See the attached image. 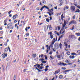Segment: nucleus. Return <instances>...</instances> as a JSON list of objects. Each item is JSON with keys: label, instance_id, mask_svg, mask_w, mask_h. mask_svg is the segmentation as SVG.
<instances>
[{"label": "nucleus", "instance_id": "a18cd8bd", "mask_svg": "<svg viewBox=\"0 0 80 80\" xmlns=\"http://www.w3.org/2000/svg\"><path fill=\"white\" fill-rule=\"evenodd\" d=\"M52 53L53 52H52V51H51L49 52V54H50V55H51V54H52Z\"/></svg>", "mask_w": 80, "mask_h": 80}, {"label": "nucleus", "instance_id": "b1692460", "mask_svg": "<svg viewBox=\"0 0 80 80\" xmlns=\"http://www.w3.org/2000/svg\"><path fill=\"white\" fill-rule=\"evenodd\" d=\"M62 47V44L61 43H60V44H59V47L60 48H61V47Z\"/></svg>", "mask_w": 80, "mask_h": 80}, {"label": "nucleus", "instance_id": "412c9836", "mask_svg": "<svg viewBox=\"0 0 80 80\" xmlns=\"http://www.w3.org/2000/svg\"><path fill=\"white\" fill-rule=\"evenodd\" d=\"M62 77H63V76L62 75H61L59 76V78H61V79L62 78Z\"/></svg>", "mask_w": 80, "mask_h": 80}, {"label": "nucleus", "instance_id": "dca6fc26", "mask_svg": "<svg viewBox=\"0 0 80 80\" xmlns=\"http://www.w3.org/2000/svg\"><path fill=\"white\" fill-rule=\"evenodd\" d=\"M71 54L72 55H77V54H76L75 53H74V52H72L71 53Z\"/></svg>", "mask_w": 80, "mask_h": 80}, {"label": "nucleus", "instance_id": "69168bd1", "mask_svg": "<svg viewBox=\"0 0 80 80\" xmlns=\"http://www.w3.org/2000/svg\"><path fill=\"white\" fill-rule=\"evenodd\" d=\"M14 23H16L17 22V20H16L14 21Z\"/></svg>", "mask_w": 80, "mask_h": 80}, {"label": "nucleus", "instance_id": "052dcab7", "mask_svg": "<svg viewBox=\"0 0 80 80\" xmlns=\"http://www.w3.org/2000/svg\"><path fill=\"white\" fill-rule=\"evenodd\" d=\"M4 23H6L7 22V19H6L4 22Z\"/></svg>", "mask_w": 80, "mask_h": 80}, {"label": "nucleus", "instance_id": "aec40b11", "mask_svg": "<svg viewBox=\"0 0 80 80\" xmlns=\"http://www.w3.org/2000/svg\"><path fill=\"white\" fill-rule=\"evenodd\" d=\"M50 38H51V39H52V38H53V36L52 35H50Z\"/></svg>", "mask_w": 80, "mask_h": 80}, {"label": "nucleus", "instance_id": "7c9ffc66", "mask_svg": "<svg viewBox=\"0 0 80 80\" xmlns=\"http://www.w3.org/2000/svg\"><path fill=\"white\" fill-rule=\"evenodd\" d=\"M76 35H77V36H80V33H76Z\"/></svg>", "mask_w": 80, "mask_h": 80}, {"label": "nucleus", "instance_id": "603ef678", "mask_svg": "<svg viewBox=\"0 0 80 80\" xmlns=\"http://www.w3.org/2000/svg\"><path fill=\"white\" fill-rule=\"evenodd\" d=\"M44 70H45V72H47V70H48V68H46Z\"/></svg>", "mask_w": 80, "mask_h": 80}, {"label": "nucleus", "instance_id": "c756f323", "mask_svg": "<svg viewBox=\"0 0 80 80\" xmlns=\"http://www.w3.org/2000/svg\"><path fill=\"white\" fill-rule=\"evenodd\" d=\"M8 50H9V52H11V50H10V47H8Z\"/></svg>", "mask_w": 80, "mask_h": 80}, {"label": "nucleus", "instance_id": "bb28decb", "mask_svg": "<svg viewBox=\"0 0 80 80\" xmlns=\"http://www.w3.org/2000/svg\"><path fill=\"white\" fill-rule=\"evenodd\" d=\"M2 71L3 72H5V67H3Z\"/></svg>", "mask_w": 80, "mask_h": 80}, {"label": "nucleus", "instance_id": "bf43d9fd", "mask_svg": "<svg viewBox=\"0 0 80 80\" xmlns=\"http://www.w3.org/2000/svg\"><path fill=\"white\" fill-rule=\"evenodd\" d=\"M65 25H66L63 24L62 25V28H64V27H65Z\"/></svg>", "mask_w": 80, "mask_h": 80}, {"label": "nucleus", "instance_id": "e2e57ef3", "mask_svg": "<svg viewBox=\"0 0 80 80\" xmlns=\"http://www.w3.org/2000/svg\"><path fill=\"white\" fill-rule=\"evenodd\" d=\"M59 63V65H62V62H60Z\"/></svg>", "mask_w": 80, "mask_h": 80}, {"label": "nucleus", "instance_id": "864d4df0", "mask_svg": "<svg viewBox=\"0 0 80 80\" xmlns=\"http://www.w3.org/2000/svg\"><path fill=\"white\" fill-rule=\"evenodd\" d=\"M36 10H40V8L39 7H38L37 8H36Z\"/></svg>", "mask_w": 80, "mask_h": 80}, {"label": "nucleus", "instance_id": "f257e3e1", "mask_svg": "<svg viewBox=\"0 0 80 80\" xmlns=\"http://www.w3.org/2000/svg\"><path fill=\"white\" fill-rule=\"evenodd\" d=\"M54 43H55V42H52V43H51V44L50 45V46L48 47V49L49 50H50V48H52L53 47V45L54 44Z\"/></svg>", "mask_w": 80, "mask_h": 80}, {"label": "nucleus", "instance_id": "ea45409f", "mask_svg": "<svg viewBox=\"0 0 80 80\" xmlns=\"http://www.w3.org/2000/svg\"><path fill=\"white\" fill-rule=\"evenodd\" d=\"M64 24L66 25L67 24V22H66L65 20H64Z\"/></svg>", "mask_w": 80, "mask_h": 80}, {"label": "nucleus", "instance_id": "79ce46f5", "mask_svg": "<svg viewBox=\"0 0 80 80\" xmlns=\"http://www.w3.org/2000/svg\"><path fill=\"white\" fill-rule=\"evenodd\" d=\"M48 11H49V12H50V13H52V11H51V9H48Z\"/></svg>", "mask_w": 80, "mask_h": 80}, {"label": "nucleus", "instance_id": "ddd939ff", "mask_svg": "<svg viewBox=\"0 0 80 80\" xmlns=\"http://www.w3.org/2000/svg\"><path fill=\"white\" fill-rule=\"evenodd\" d=\"M8 51V49L7 48H6L4 50V53L7 52Z\"/></svg>", "mask_w": 80, "mask_h": 80}, {"label": "nucleus", "instance_id": "680f3d73", "mask_svg": "<svg viewBox=\"0 0 80 80\" xmlns=\"http://www.w3.org/2000/svg\"><path fill=\"white\" fill-rule=\"evenodd\" d=\"M45 59L46 60H47V55L45 56Z\"/></svg>", "mask_w": 80, "mask_h": 80}, {"label": "nucleus", "instance_id": "338daca9", "mask_svg": "<svg viewBox=\"0 0 80 80\" xmlns=\"http://www.w3.org/2000/svg\"><path fill=\"white\" fill-rule=\"evenodd\" d=\"M75 36H74V35H72L71 36V38H73V37H74Z\"/></svg>", "mask_w": 80, "mask_h": 80}, {"label": "nucleus", "instance_id": "cd10ccee", "mask_svg": "<svg viewBox=\"0 0 80 80\" xmlns=\"http://www.w3.org/2000/svg\"><path fill=\"white\" fill-rule=\"evenodd\" d=\"M47 13H48V14H49V15H50V17H51V16H52V14L49 12H47Z\"/></svg>", "mask_w": 80, "mask_h": 80}, {"label": "nucleus", "instance_id": "393cba45", "mask_svg": "<svg viewBox=\"0 0 80 80\" xmlns=\"http://www.w3.org/2000/svg\"><path fill=\"white\" fill-rule=\"evenodd\" d=\"M63 14H62V15L61 16V19L62 20H63Z\"/></svg>", "mask_w": 80, "mask_h": 80}, {"label": "nucleus", "instance_id": "423d86ee", "mask_svg": "<svg viewBox=\"0 0 80 80\" xmlns=\"http://www.w3.org/2000/svg\"><path fill=\"white\" fill-rule=\"evenodd\" d=\"M17 14H16L14 15H13V17H12V18L13 20H15L16 19V17H18V16L17 15Z\"/></svg>", "mask_w": 80, "mask_h": 80}, {"label": "nucleus", "instance_id": "58836bf2", "mask_svg": "<svg viewBox=\"0 0 80 80\" xmlns=\"http://www.w3.org/2000/svg\"><path fill=\"white\" fill-rule=\"evenodd\" d=\"M40 64L38 65L37 67L38 68H39L40 67Z\"/></svg>", "mask_w": 80, "mask_h": 80}, {"label": "nucleus", "instance_id": "09e8293b", "mask_svg": "<svg viewBox=\"0 0 80 80\" xmlns=\"http://www.w3.org/2000/svg\"><path fill=\"white\" fill-rule=\"evenodd\" d=\"M11 12H12V10H11V11H10L9 12H8V13L9 15H10V13H11Z\"/></svg>", "mask_w": 80, "mask_h": 80}, {"label": "nucleus", "instance_id": "473e14b6", "mask_svg": "<svg viewBox=\"0 0 80 80\" xmlns=\"http://www.w3.org/2000/svg\"><path fill=\"white\" fill-rule=\"evenodd\" d=\"M69 71H70V70H65V71L64 72H69Z\"/></svg>", "mask_w": 80, "mask_h": 80}, {"label": "nucleus", "instance_id": "a19ab883", "mask_svg": "<svg viewBox=\"0 0 80 80\" xmlns=\"http://www.w3.org/2000/svg\"><path fill=\"white\" fill-rule=\"evenodd\" d=\"M74 28H75V27L74 26H73L72 27V28L71 29V30H73Z\"/></svg>", "mask_w": 80, "mask_h": 80}, {"label": "nucleus", "instance_id": "20e7f679", "mask_svg": "<svg viewBox=\"0 0 80 80\" xmlns=\"http://www.w3.org/2000/svg\"><path fill=\"white\" fill-rule=\"evenodd\" d=\"M60 69H59L57 71H56L55 72L54 75H56V74H58L60 72Z\"/></svg>", "mask_w": 80, "mask_h": 80}, {"label": "nucleus", "instance_id": "39448f33", "mask_svg": "<svg viewBox=\"0 0 80 80\" xmlns=\"http://www.w3.org/2000/svg\"><path fill=\"white\" fill-rule=\"evenodd\" d=\"M5 56L7 57V53L3 54L2 55V57L3 58H5Z\"/></svg>", "mask_w": 80, "mask_h": 80}, {"label": "nucleus", "instance_id": "3c124183", "mask_svg": "<svg viewBox=\"0 0 80 80\" xmlns=\"http://www.w3.org/2000/svg\"><path fill=\"white\" fill-rule=\"evenodd\" d=\"M62 70H65L66 69V68H62Z\"/></svg>", "mask_w": 80, "mask_h": 80}, {"label": "nucleus", "instance_id": "13d9d810", "mask_svg": "<svg viewBox=\"0 0 80 80\" xmlns=\"http://www.w3.org/2000/svg\"><path fill=\"white\" fill-rule=\"evenodd\" d=\"M0 33L1 34H3V31H1Z\"/></svg>", "mask_w": 80, "mask_h": 80}, {"label": "nucleus", "instance_id": "c03bdc74", "mask_svg": "<svg viewBox=\"0 0 80 80\" xmlns=\"http://www.w3.org/2000/svg\"><path fill=\"white\" fill-rule=\"evenodd\" d=\"M39 70H42V67L41 66L39 67Z\"/></svg>", "mask_w": 80, "mask_h": 80}, {"label": "nucleus", "instance_id": "4c0bfd02", "mask_svg": "<svg viewBox=\"0 0 80 80\" xmlns=\"http://www.w3.org/2000/svg\"><path fill=\"white\" fill-rule=\"evenodd\" d=\"M55 38H53V40H52V42H54V43H55Z\"/></svg>", "mask_w": 80, "mask_h": 80}, {"label": "nucleus", "instance_id": "72a5a7b5", "mask_svg": "<svg viewBox=\"0 0 80 80\" xmlns=\"http://www.w3.org/2000/svg\"><path fill=\"white\" fill-rule=\"evenodd\" d=\"M58 31H59V30H60V27L58 26Z\"/></svg>", "mask_w": 80, "mask_h": 80}, {"label": "nucleus", "instance_id": "6e6552de", "mask_svg": "<svg viewBox=\"0 0 80 80\" xmlns=\"http://www.w3.org/2000/svg\"><path fill=\"white\" fill-rule=\"evenodd\" d=\"M80 9H78L76 10V11H75V13H77V12L80 13Z\"/></svg>", "mask_w": 80, "mask_h": 80}, {"label": "nucleus", "instance_id": "2eb2a0df", "mask_svg": "<svg viewBox=\"0 0 80 80\" xmlns=\"http://www.w3.org/2000/svg\"><path fill=\"white\" fill-rule=\"evenodd\" d=\"M16 75H14V77H13V80H16Z\"/></svg>", "mask_w": 80, "mask_h": 80}, {"label": "nucleus", "instance_id": "c9c22d12", "mask_svg": "<svg viewBox=\"0 0 80 80\" xmlns=\"http://www.w3.org/2000/svg\"><path fill=\"white\" fill-rule=\"evenodd\" d=\"M39 60H41V61H44L45 60L43 58H42V59H40Z\"/></svg>", "mask_w": 80, "mask_h": 80}, {"label": "nucleus", "instance_id": "0eeeda50", "mask_svg": "<svg viewBox=\"0 0 80 80\" xmlns=\"http://www.w3.org/2000/svg\"><path fill=\"white\" fill-rule=\"evenodd\" d=\"M46 47L47 48L46 52L47 53H48V47H48V45H46Z\"/></svg>", "mask_w": 80, "mask_h": 80}, {"label": "nucleus", "instance_id": "f8f14e48", "mask_svg": "<svg viewBox=\"0 0 80 80\" xmlns=\"http://www.w3.org/2000/svg\"><path fill=\"white\" fill-rule=\"evenodd\" d=\"M66 54L67 55H70V52L69 51H68L67 52Z\"/></svg>", "mask_w": 80, "mask_h": 80}, {"label": "nucleus", "instance_id": "e433bc0d", "mask_svg": "<svg viewBox=\"0 0 80 80\" xmlns=\"http://www.w3.org/2000/svg\"><path fill=\"white\" fill-rule=\"evenodd\" d=\"M65 62H66V63H69V61H68V60H66L65 61Z\"/></svg>", "mask_w": 80, "mask_h": 80}, {"label": "nucleus", "instance_id": "6ab92c4d", "mask_svg": "<svg viewBox=\"0 0 80 80\" xmlns=\"http://www.w3.org/2000/svg\"><path fill=\"white\" fill-rule=\"evenodd\" d=\"M41 62L42 63H47V61H41Z\"/></svg>", "mask_w": 80, "mask_h": 80}, {"label": "nucleus", "instance_id": "774afa93", "mask_svg": "<svg viewBox=\"0 0 80 80\" xmlns=\"http://www.w3.org/2000/svg\"><path fill=\"white\" fill-rule=\"evenodd\" d=\"M78 8H79L80 9V6H77Z\"/></svg>", "mask_w": 80, "mask_h": 80}, {"label": "nucleus", "instance_id": "f03ea898", "mask_svg": "<svg viewBox=\"0 0 80 80\" xmlns=\"http://www.w3.org/2000/svg\"><path fill=\"white\" fill-rule=\"evenodd\" d=\"M54 48L55 49L56 48H59V45L58 43H56L54 44Z\"/></svg>", "mask_w": 80, "mask_h": 80}, {"label": "nucleus", "instance_id": "9b49d317", "mask_svg": "<svg viewBox=\"0 0 80 80\" xmlns=\"http://www.w3.org/2000/svg\"><path fill=\"white\" fill-rule=\"evenodd\" d=\"M43 7L44 8H46L47 9H49V8L47 6H46L45 5H44L43 6Z\"/></svg>", "mask_w": 80, "mask_h": 80}, {"label": "nucleus", "instance_id": "f704fd0d", "mask_svg": "<svg viewBox=\"0 0 80 80\" xmlns=\"http://www.w3.org/2000/svg\"><path fill=\"white\" fill-rule=\"evenodd\" d=\"M10 27V25L9 24H8L7 25V28H9Z\"/></svg>", "mask_w": 80, "mask_h": 80}, {"label": "nucleus", "instance_id": "9d476101", "mask_svg": "<svg viewBox=\"0 0 80 80\" xmlns=\"http://www.w3.org/2000/svg\"><path fill=\"white\" fill-rule=\"evenodd\" d=\"M71 23L74 24V20L71 21V22L69 23V25H70Z\"/></svg>", "mask_w": 80, "mask_h": 80}, {"label": "nucleus", "instance_id": "c85d7f7f", "mask_svg": "<svg viewBox=\"0 0 80 80\" xmlns=\"http://www.w3.org/2000/svg\"><path fill=\"white\" fill-rule=\"evenodd\" d=\"M44 8V7H43H43H42L40 9V10H41V11H42L43 10V9Z\"/></svg>", "mask_w": 80, "mask_h": 80}, {"label": "nucleus", "instance_id": "4be33fe9", "mask_svg": "<svg viewBox=\"0 0 80 80\" xmlns=\"http://www.w3.org/2000/svg\"><path fill=\"white\" fill-rule=\"evenodd\" d=\"M42 3H46V1H45L42 0Z\"/></svg>", "mask_w": 80, "mask_h": 80}, {"label": "nucleus", "instance_id": "6e6d98bb", "mask_svg": "<svg viewBox=\"0 0 80 80\" xmlns=\"http://www.w3.org/2000/svg\"><path fill=\"white\" fill-rule=\"evenodd\" d=\"M52 51H53V52H56V50H54V48H52Z\"/></svg>", "mask_w": 80, "mask_h": 80}, {"label": "nucleus", "instance_id": "37998d69", "mask_svg": "<svg viewBox=\"0 0 80 80\" xmlns=\"http://www.w3.org/2000/svg\"><path fill=\"white\" fill-rule=\"evenodd\" d=\"M77 22L75 21H74V24H77Z\"/></svg>", "mask_w": 80, "mask_h": 80}, {"label": "nucleus", "instance_id": "49530a36", "mask_svg": "<svg viewBox=\"0 0 80 80\" xmlns=\"http://www.w3.org/2000/svg\"><path fill=\"white\" fill-rule=\"evenodd\" d=\"M63 4V2H61L60 4H59L60 6H62V5Z\"/></svg>", "mask_w": 80, "mask_h": 80}, {"label": "nucleus", "instance_id": "5701e85b", "mask_svg": "<svg viewBox=\"0 0 80 80\" xmlns=\"http://www.w3.org/2000/svg\"><path fill=\"white\" fill-rule=\"evenodd\" d=\"M46 20L48 22H50V19L49 18H47Z\"/></svg>", "mask_w": 80, "mask_h": 80}, {"label": "nucleus", "instance_id": "4d7b16f0", "mask_svg": "<svg viewBox=\"0 0 80 80\" xmlns=\"http://www.w3.org/2000/svg\"><path fill=\"white\" fill-rule=\"evenodd\" d=\"M74 57H75V56H74V55L71 56V58H72V59L74 58Z\"/></svg>", "mask_w": 80, "mask_h": 80}, {"label": "nucleus", "instance_id": "a211bd4d", "mask_svg": "<svg viewBox=\"0 0 80 80\" xmlns=\"http://www.w3.org/2000/svg\"><path fill=\"white\" fill-rule=\"evenodd\" d=\"M9 25L10 27L11 28L12 27V23L10 22Z\"/></svg>", "mask_w": 80, "mask_h": 80}, {"label": "nucleus", "instance_id": "de8ad7c7", "mask_svg": "<svg viewBox=\"0 0 80 80\" xmlns=\"http://www.w3.org/2000/svg\"><path fill=\"white\" fill-rule=\"evenodd\" d=\"M59 3H62V0H59Z\"/></svg>", "mask_w": 80, "mask_h": 80}, {"label": "nucleus", "instance_id": "4468645a", "mask_svg": "<svg viewBox=\"0 0 80 80\" xmlns=\"http://www.w3.org/2000/svg\"><path fill=\"white\" fill-rule=\"evenodd\" d=\"M62 65L63 66H65V65H67V63H65L64 62L62 63Z\"/></svg>", "mask_w": 80, "mask_h": 80}, {"label": "nucleus", "instance_id": "f3484780", "mask_svg": "<svg viewBox=\"0 0 80 80\" xmlns=\"http://www.w3.org/2000/svg\"><path fill=\"white\" fill-rule=\"evenodd\" d=\"M49 30H52V27L51 25L49 26Z\"/></svg>", "mask_w": 80, "mask_h": 80}, {"label": "nucleus", "instance_id": "1a4fd4ad", "mask_svg": "<svg viewBox=\"0 0 80 80\" xmlns=\"http://www.w3.org/2000/svg\"><path fill=\"white\" fill-rule=\"evenodd\" d=\"M37 57V54H33L32 55V57L33 58H35Z\"/></svg>", "mask_w": 80, "mask_h": 80}, {"label": "nucleus", "instance_id": "7ed1b4c3", "mask_svg": "<svg viewBox=\"0 0 80 80\" xmlns=\"http://www.w3.org/2000/svg\"><path fill=\"white\" fill-rule=\"evenodd\" d=\"M71 10H72V12H74L75 10V8L74 6H72L70 8Z\"/></svg>", "mask_w": 80, "mask_h": 80}, {"label": "nucleus", "instance_id": "8fccbe9b", "mask_svg": "<svg viewBox=\"0 0 80 80\" xmlns=\"http://www.w3.org/2000/svg\"><path fill=\"white\" fill-rule=\"evenodd\" d=\"M48 35H49V34H50V35H52V32H50L49 33H48Z\"/></svg>", "mask_w": 80, "mask_h": 80}, {"label": "nucleus", "instance_id": "2f4dec72", "mask_svg": "<svg viewBox=\"0 0 80 80\" xmlns=\"http://www.w3.org/2000/svg\"><path fill=\"white\" fill-rule=\"evenodd\" d=\"M57 57L58 58H60V55H58L57 56Z\"/></svg>", "mask_w": 80, "mask_h": 80}, {"label": "nucleus", "instance_id": "a878e982", "mask_svg": "<svg viewBox=\"0 0 80 80\" xmlns=\"http://www.w3.org/2000/svg\"><path fill=\"white\" fill-rule=\"evenodd\" d=\"M64 8H65V9H66V10H68V8H68V6H66L64 7Z\"/></svg>", "mask_w": 80, "mask_h": 80}, {"label": "nucleus", "instance_id": "0e129e2a", "mask_svg": "<svg viewBox=\"0 0 80 80\" xmlns=\"http://www.w3.org/2000/svg\"><path fill=\"white\" fill-rule=\"evenodd\" d=\"M4 45L5 46H7V42H5L4 43Z\"/></svg>", "mask_w": 80, "mask_h": 80}, {"label": "nucleus", "instance_id": "5fc2aeb1", "mask_svg": "<svg viewBox=\"0 0 80 80\" xmlns=\"http://www.w3.org/2000/svg\"><path fill=\"white\" fill-rule=\"evenodd\" d=\"M50 58L51 59V60H53V58H52L51 56H50Z\"/></svg>", "mask_w": 80, "mask_h": 80}]
</instances>
